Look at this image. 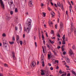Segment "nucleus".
<instances>
[{
    "mask_svg": "<svg viewBox=\"0 0 76 76\" xmlns=\"http://www.w3.org/2000/svg\"><path fill=\"white\" fill-rule=\"evenodd\" d=\"M43 43L44 44V45H45V40H43Z\"/></svg>",
    "mask_w": 76,
    "mask_h": 76,
    "instance_id": "49530a36",
    "label": "nucleus"
},
{
    "mask_svg": "<svg viewBox=\"0 0 76 76\" xmlns=\"http://www.w3.org/2000/svg\"><path fill=\"white\" fill-rule=\"evenodd\" d=\"M65 47V45H63L62 46V48H64V47Z\"/></svg>",
    "mask_w": 76,
    "mask_h": 76,
    "instance_id": "338daca9",
    "label": "nucleus"
},
{
    "mask_svg": "<svg viewBox=\"0 0 76 76\" xmlns=\"http://www.w3.org/2000/svg\"><path fill=\"white\" fill-rule=\"evenodd\" d=\"M9 42L10 44H11V45H12V44H14V42Z\"/></svg>",
    "mask_w": 76,
    "mask_h": 76,
    "instance_id": "393cba45",
    "label": "nucleus"
},
{
    "mask_svg": "<svg viewBox=\"0 0 76 76\" xmlns=\"http://www.w3.org/2000/svg\"><path fill=\"white\" fill-rule=\"evenodd\" d=\"M74 27V26L73 25V23H72L71 24V28H72L71 29H73V27Z\"/></svg>",
    "mask_w": 76,
    "mask_h": 76,
    "instance_id": "4468645a",
    "label": "nucleus"
},
{
    "mask_svg": "<svg viewBox=\"0 0 76 76\" xmlns=\"http://www.w3.org/2000/svg\"><path fill=\"white\" fill-rule=\"evenodd\" d=\"M20 45H22V44H23V42L22 41H20Z\"/></svg>",
    "mask_w": 76,
    "mask_h": 76,
    "instance_id": "4be33fe9",
    "label": "nucleus"
},
{
    "mask_svg": "<svg viewBox=\"0 0 76 76\" xmlns=\"http://www.w3.org/2000/svg\"><path fill=\"white\" fill-rule=\"evenodd\" d=\"M72 74H74L75 75H76V73H75V72L74 71H72Z\"/></svg>",
    "mask_w": 76,
    "mask_h": 76,
    "instance_id": "2f4dec72",
    "label": "nucleus"
},
{
    "mask_svg": "<svg viewBox=\"0 0 76 76\" xmlns=\"http://www.w3.org/2000/svg\"><path fill=\"white\" fill-rule=\"evenodd\" d=\"M33 1L32 0H30L28 2V5L29 7H32L33 6Z\"/></svg>",
    "mask_w": 76,
    "mask_h": 76,
    "instance_id": "423d86ee",
    "label": "nucleus"
},
{
    "mask_svg": "<svg viewBox=\"0 0 76 76\" xmlns=\"http://www.w3.org/2000/svg\"><path fill=\"white\" fill-rule=\"evenodd\" d=\"M0 3H1V7H2L3 10H4L5 9V7H4V4H3V2L2 0H0Z\"/></svg>",
    "mask_w": 76,
    "mask_h": 76,
    "instance_id": "39448f33",
    "label": "nucleus"
},
{
    "mask_svg": "<svg viewBox=\"0 0 76 76\" xmlns=\"http://www.w3.org/2000/svg\"><path fill=\"white\" fill-rule=\"evenodd\" d=\"M20 31H22V26L20 24Z\"/></svg>",
    "mask_w": 76,
    "mask_h": 76,
    "instance_id": "5701e85b",
    "label": "nucleus"
},
{
    "mask_svg": "<svg viewBox=\"0 0 76 76\" xmlns=\"http://www.w3.org/2000/svg\"><path fill=\"white\" fill-rule=\"evenodd\" d=\"M70 50L69 51V54L70 56H71L72 57H74V53H73V51H72V49H70Z\"/></svg>",
    "mask_w": 76,
    "mask_h": 76,
    "instance_id": "7ed1b4c3",
    "label": "nucleus"
},
{
    "mask_svg": "<svg viewBox=\"0 0 76 76\" xmlns=\"http://www.w3.org/2000/svg\"><path fill=\"white\" fill-rule=\"evenodd\" d=\"M51 25H53V23L52 22H50V23H49V25L50 26H51Z\"/></svg>",
    "mask_w": 76,
    "mask_h": 76,
    "instance_id": "72a5a7b5",
    "label": "nucleus"
},
{
    "mask_svg": "<svg viewBox=\"0 0 76 76\" xmlns=\"http://www.w3.org/2000/svg\"><path fill=\"white\" fill-rule=\"evenodd\" d=\"M74 30L75 31V32H76V29L75 28H74Z\"/></svg>",
    "mask_w": 76,
    "mask_h": 76,
    "instance_id": "680f3d73",
    "label": "nucleus"
},
{
    "mask_svg": "<svg viewBox=\"0 0 76 76\" xmlns=\"http://www.w3.org/2000/svg\"><path fill=\"white\" fill-rule=\"evenodd\" d=\"M44 60V58L42 57L41 58V61L42 62V66L43 67H44L45 66V64H44V61H43Z\"/></svg>",
    "mask_w": 76,
    "mask_h": 76,
    "instance_id": "0eeeda50",
    "label": "nucleus"
},
{
    "mask_svg": "<svg viewBox=\"0 0 76 76\" xmlns=\"http://www.w3.org/2000/svg\"><path fill=\"white\" fill-rule=\"evenodd\" d=\"M6 34H5L4 33L2 34V37H6Z\"/></svg>",
    "mask_w": 76,
    "mask_h": 76,
    "instance_id": "e433bc0d",
    "label": "nucleus"
},
{
    "mask_svg": "<svg viewBox=\"0 0 76 76\" xmlns=\"http://www.w3.org/2000/svg\"><path fill=\"white\" fill-rule=\"evenodd\" d=\"M72 5H70V6L69 7V9H72Z\"/></svg>",
    "mask_w": 76,
    "mask_h": 76,
    "instance_id": "052dcab7",
    "label": "nucleus"
},
{
    "mask_svg": "<svg viewBox=\"0 0 76 76\" xmlns=\"http://www.w3.org/2000/svg\"><path fill=\"white\" fill-rule=\"evenodd\" d=\"M57 5L58 6V7H61V5L60 4V2H58L57 3Z\"/></svg>",
    "mask_w": 76,
    "mask_h": 76,
    "instance_id": "a211bd4d",
    "label": "nucleus"
},
{
    "mask_svg": "<svg viewBox=\"0 0 76 76\" xmlns=\"http://www.w3.org/2000/svg\"><path fill=\"white\" fill-rule=\"evenodd\" d=\"M63 27V22H61L60 23V28H62Z\"/></svg>",
    "mask_w": 76,
    "mask_h": 76,
    "instance_id": "f8f14e48",
    "label": "nucleus"
},
{
    "mask_svg": "<svg viewBox=\"0 0 76 76\" xmlns=\"http://www.w3.org/2000/svg\"><path fill=\"white\" fill-rule=\"evenodd\" d=\"M31 66L32 67H35V66L36 65V62H33L31 64Z\"/></svg>",
    "mask_w": 76,
    "mask_h": 76,
    "instance_id": "9b49d317",
    "label": "nucleus"
},
{
    "mask_svg": "<svg viewBox=\"0 0 76 76\" xmlns=\"http://www.w3.org/2000/svg\"><path fill=\"white\" fill-rule=\"evenodd\" d=\"M8 3L10 6V9L11 10H13L15 9V5H12V4H13V2L12 1V0L10 1L9 0L8 1Z\"/></svg>",
    "mask_w": 76,
    "mask_h": 76,
    "instance_id": "f257e3e1",
    "label": "nucleus"
},
{
    "mask_svg": "<svg viewBox=\"0 0 76 76\" xmlns=\"http://www.w3.org/2000/svg\"><path fill=\"white\" fill-rule=\"evenodd\" d=\"M18 12V9L17 8H15V13H17Z\"/></svg>",
    "mask_w": 76,
    "mask_h": 76,
    "instance_id": "bb28decb",
    "label": "nucleus"
},
{
    "mask_svg": "<svg viewBox=\"0 0 76 76\" xmlns=\"http://www.w3.org/2000/svg\"><path fill=\"white\" fill-rule=\"evenodd\" d=\"M52 6H53L54 5V4H53V3L51 2V1L50 2Z\"/></svg>",
    "mask_w": 76,
    "mask_h": 76,
    "instance_id": "de8ad7c7",
    "label": "nucleus"
},
{
    "mask_svg": "<svg viewBox=\"0 0 76 76\" xmlns=\"http://www.w3.org/2000/svg\"><path fill=\"white\" fill-rule=\"evenodd\" d=\"M10 13L11 15H12L13 13V12L12 11H11L10 12Z\"/></svg>",
    "mask_w": 76,
    "mask_h": 76,
    "instance_id": "7c9ffc66",
    "label": "nucleus"
},
{
    "mask_svg": "<svg viewBox=\"0 0 76 76\" xmlns=\"http://www.w3.org/2000/svg\"><path fill=\"white\" fill-rule=\"evenodd\" d=\"M12 58L14 60H16V57H15V52L12 51Z\"/></svg>",
    "mask_w": 76,
    "mask_h": 76,
    "instance_id": "1a4fd4ad",
    "label": "nucleus"
},
{
    "mask_svg": "<svg viewBox=\"0 0 76 76\" xmlns=\"http://www.w3.org/2000/svg\"><path fill=\"white\" fill-rule=\"evenodd\" d=\"M20 2L21 3H22L23 2V0H20Z\"/></svg>",
    "mask_w": 76,
    "mask_h": 76,
    "instance_id": "774afa93",
    "label": "nucleus"
},
{
    "mask_svg": "<svg viewBox=\"0 0 76 76\" xmlns=\"http://www.w3.org/2000/svg\"><path fill=\"white\" fill-rule=\"evenodd\" d=\"M55 6V7H57V4H54Z\"/></svg>",
    "mask_w": 76,
    "mask_h": 76,
    "instance_id": "864d4df0",
    "label": "nucleus"
},
{
    "mask_svg": "<svg viewBox=\"0 0 76 76\" xmlns=\"http://www.w3.org/2000/svg\"><path fill=\"white\" fill-rule=\"evenodd\" d=\"M53 52L54 53V54H55V56H58L57 54V53L56 52V51H53Z\"/></svg>",
    "mask_w": 76,
    "mask_h": 76,
    "instance_id": "b1692460",
    "label": "nucleus"
},
{
    "mask_svg": "<svg viewBox=\"0 0 76 76\" xmlns=\"http://www.w3.org/2000/svg\"><path fill=\"white\" fill-rule=\"evenodd\" d=\"M66 67H67V68H69V66L67 65H66Z\"/></svg>",
    "mask_w": 76,
    "mask_h": 76,
    "instance_id": "0e129e2a",
    "label": "nucleus"
},
{
    "mask_svg": "<svg viewBox=\"0 0 76 76\" xmlns=\"http://www.w3.org/2000/svg\"><path fill=\"white\" fill-rule=\"evenodd\" d=\"M27 24H28V27L27 28V29L25 28L24 31H26L27 33H29L30 29L29 28V26H31V21H26Z\"/></svg>",
    "mask_w": 76,
    "mask_h": 76,
    "instance_id": "f03ea898",
    "label": "nucleus"
},
{
    "mask_svg": "<svg viewBox=\"0 0 76 76\" xmlns=\"http://www.w3.org/2000/svg\"><path fill=\"white\" fill-rule=\"evenodd\" d=\"M6 42H7V41L5 40H3V45L4 47L6 48L7 47V45H8V44L6 43Z\"/></svg>",
    "mask_w": 76,
    "mask_h": 76,
    "instance_id": "20e7f679",
    "label": "nucleus"
},
{
    "mask_svg": "<svg viewBox=\"0 0 76 76\" xmlns=\"http://www.w3.org/2000/svg\"><path fill=\"white\" fill-rule=\"evenodd\" d=\"M39 39H41V34H39Z\"/></svg>",
    "mask_w": 76,
    "mask_h": 76,
    "instance_id": "4d7b16f0",
    "label": "nucleus"
},
{
    "mask_svg": "<svg viewBox=\"0 0 76 76\" xmlns=\"http://www.w3.org/2000/svg\"><path fill=\"white\" fill-rule=\"evenodd\" d=\"M70 76V73H68L67 75V76Z\"/></svg>",
    "mask_w": 76,
    "mask_h": 76,
    "instance_id": "3c124183",
    "label": "nucleus"
},
{
    "mask_svg": "<svg viewBox=\"0 0 76 76\" xmlns=\"http://www.w3.org/2000/svg\"><path fill=\"white\" fill-rule=\"evenodd\" d=\"M68 4H69V5H70V6H71V4H70V2L69 1L68 2Z\"/></svg>",
    "mask_w": 76,
    "mask_h": 76,
    "instance_id": "5fc2aeb1",
    "label": "nucleus"
},
{
    "mask_svg": "<svg viewBox=\"0 0 76 76\" xmlns=\"http://www.w3.org/2000/svg\"><path fill=\"white\" fill-rule=\"evenodd\" d=\"M27 75H31V72H27Z\"/></svg>",
    "mask_w": 76,
    "mask_h": 76,
    "instance_id": "c9c22d12",
    "label": "nucleus"
},
{
    "mask_svg": "<svg viewBox=\"0 0 76 76\" xmlns=\"http://www.w3.org/2000/svg\"><path fill=\"white\" fill-rule=\"evenodd\" d=\"M46 35L47 37H48V34H47V32L46 33Z\"/></svg>",
    "mask_w": 76,
    "mask_h": 76,
    "instance_id": "09e8293b",
    "label": "nucleus"
},
{
    "mask_svg": "<svg viewBox=\"0 0 76 76\" xmlns=\"http://www.w3.org/2000/svg\"><path fill=\"white\" fill-rule=\"evenodd\" d=\"M51 15L52 16V17H53L55 15V13L54 12H52L51 13Z\"/></svg>",
    "mask_w": 76,
    "mask_h": 76,
    "instance_id": "2eb2a0df",
    "label": "nucleus"
},
{
    "mask_svg": "<svg viewBox=\"0 0 76 76\" xmlns=\"http://www.w3.org/2000/svg\"><path fill=\"white\" fill-rule=\"evenodd\" d=\"M48 9L49 10H51V9L49 7H48Z\"/></svg>",
    "mask_w": 76,
    "mask_h": 76,
    "instance_id": "4c0bfd02",
    "label": "nucleus"
},
{
    "mask_svg": "<svg viewBox=\"0 0 76 76\" xmlns=\"http://www.w3.org/2000/svg\"><path fill=\"white\" fill-rule=\"evenodd\" d=\"M41 6H42V7L44 6V4L42 3L41 4Z\"/></svg>",
    "mask_w": 76,
    "mask_h": 76,
    "instance_id": "603ef678",
    "label": "nucleus"
},
{
    "mask_svg": "<svg viewBox=\"0 0 76 76\" xmlns=\"http://www.w3.org/2000/svg\"><path fill=\"white\" fill-rule=\"evenodd\" d=\"M17 42L18 44H19V36L18 35H16Z\"/></svg>",
    "mask_w": 76,
    "mask_h": 76,
    "instance_id": "9d476101",
    "label": "nucleus"
},
{
    "mask_svg": "<svg viewBox=\"0 0 76 76\" xmlns=\"http://www.w3.org/2000/svg\"><path fill=\"white\" fill-rule=\"evenodd\" d=\"M72 48L73 50H75V49H76V47L75 46V45H73L72 47Z\"/></svg>",
    "mask_w": 76,
    "mask_h": 76,
    "instance_id": "6ab92c4d",
    "label": "nucleus"
},
{
    "mask_svg": "<svg viewBox=\"0 0 76 76\" xmlns=\"http://www.w3.org/2000/svg\"><path fill=\"white\" fill-rule=\"evenodd\" d=\"M12 40H13V41L15 40V37H14V36H13V37H12Z\"/></svg>",
    "mask_w": 76,
    "mask_h": 76,
    "instance_id": "a19ab883",
    "label": "nucleus"
},
{
    "mask_svg": "<svg viewBox=\"0 0 76 76\" xmlns=\"http://www.w3.org/2000/svg\"><path fill=\"white\" fill-rule=\"evenodd\" d=\"M41 75L42 76L45 75V71L43 69H42L41 70Z\"/></svg>",
    "mask_w": 76,
    "mask_h": 76,
    "instance_id": "6e6552de",
    "label": "nucleus"
},
{
    "mask_svg": "<svg viewBox=\"0 0 76 76\" xmlns=\"http://www.w3.org/2000/svg\"><path fill=\"white\" fill-rule=\"evenodd\" d=\"M59 73H60V74H62V71H61V70L60 69L59 72Z\"/></svg>",
    "mask_w": 76,
    "mask_h": 76,
    "instance_id": "473e14b6",
    "label": "nucleus"
},
{
    "mask_svg": "<svg viewBox=\"0 0 76 76\" xmlns=\"http://www.w3.org/2000/svg\"><path fill=\"white\" fill-rule=\"evenodd\" d=\"M56 29H57V24H56L55 25Z\"/></svg>",
    "mask_w": 76,
    "mask_h": 76,
    "instance_id": "79ce46f5",
    "label": "nucleus"
},
{
    "mask_svg": "<svg viewBox=\"0 0 76 76\" xmlns=\"http://www.w3.org/2000/svg\"><path fill=\"white\" fill-rule=\"evenodd\" d=\"M48 65L49 66H51V64L49 63L48 64Z\"/></svg>",
    "mask_w": 76,
    "mask_h": 76,
    "instance_id": "e2e57ef3",
    "label": "nucleus"
},
{
    "mask_svg": "<svg viewBox=\"0 0 76 76\" xmlns=\"http://www.w3.org/2000/svg\"><path fill=\"white\" fill-rule=\"evenodd\" d=\"M48 60H50V57H51V55L48 54Z\"/></svg>",
    "mask_w": 76,
    "mask_h": 76,
    "instance_id": "aec40b11",
    "label": "nucleus"
},
{
    "mask_svg": "<svg viewBox=\"0 0 76 76\" xmlns=\"http://www.w3.org/2000/svg\"><path fill=\"white\" fill-rule=\"evenodd\" d=\"M15 30H16V31H17V30H18V28L17 27H15Z\"/></svg>",
    "mask_w": 76,
    "mask_h": 76,
    "instance_id": "69168bd1",
    "label": "nucleus"
},
{
    "mask_svg": "<svg viewBox=\"0 0 76 76\" xmlns=\"http://www.w3.org/2000/svg\"><path fill=\"white\" fill-rule=\"evenodd\" d=\"M7 19L9 20V18H10V15L9 14H7L6 15Z\"/></svg>",
    "mask_w": 76,
    "mask_h": 76,
    "instance_id": "ddd939ff",
    "label": "nucleus"
},
{
    "mask_svg": "<svg viewBox=\"0 0 76 76\" xmlns=\"http://www.w3.org/2000/svg\"><path fill=\"white\" fill-rule=\"evenodd\" d=\"M42 48L43 49V53H45V51L44 50V47L43 46H42Z\"/></svg>",
    "mask_w": 76,
    "mask_h": 76,
    "instance_id": "c756f323",
    "label": "nucleus"
},
{
    "mask_svg": "<svg viewBox=\"0 0 76 76\" xmlns=\"http://www.w3.org/2000/svg\"><path fill=\"white\" fill-rule=\"evenodd\" d=\"M42 14L43 15H44L43 17H45V15H46V13L44 12H42Z\"/></svg>",
    "mask_w": 76,
    "mask_h": 76,
    "instance_id": "a878e982",
    "label": "nucleus"
},
{
    "mask_svg": "<svg viewBox=\"0 0 76 76\" xmlns=\"http://www.w3.org/2000/svg\"><path fill=\"white\" fill-rule=\"evenodd\" d=\"M55 62H56L57 63H58V60H55Z\"/></svg>",
    "mask_w": 76,
    "mask_h": 76,
    "instance_id": "a18cd8bd",
    "label": "nucleus"
},
{
    "mask_svg": "<svg viewBox=\"0 0 76 76\" xmlns=\"http://www.w3.org/2000/svg\"><path fill=\"white\" fill-rule=\"evenodd\" d=\"M35 45L36 47H37V42H35Z\"/></svg>",
    "mask_w": 76,
    "mask_h": 76,
    "instance_id": "bf43d9fd",
    "label": "nucleus"
},
{
    "mask_svg": "<svg viewBox=\"0 0 76 76\" xmlns=\"http://www.w3.org/2000/svg\"><path fill=\"white\" fill-rule=\"evenodd\" d=\"M57 48L58 49H59V48H60V46H58L57 47Z\"/></svg>",
    "mask_w": 76,
    "mask_h": 76,
    "instance_id": "13d9d810",
    "label": "nucleus"
},
{
    "mask_svg": "<svg viewBox=\"0 0 76 76\" xmlns=\"http://www.w3.org/2000/svg\"><path fill=\"white\" fill-rule=\"evenodd\" d=\"M62 38L63 39V40H64V39H65V35H64L63 36V37H62Z\"/></svg>",
    "mask_w": 76,
    "mask_h": 76,
    "instance_id": "f704fd0d",
    "label": "nucleus"
},
{
    "mask_svg": "<svg viewBox=\"0 0 76 76\" xmlns=\"http://www.w3.org/2000/svg\"><path fill=\"white\" fill-rule=\"evenodd\" d=\"M66 59H67V60H66V61H67V63H70V59H69V58H67Z\"/></svg>",
    "mask_w": 76,
    "mask_h": 76,
    "instance_id": "412c9836",
    "label": "nucleus"
},
{
    "mask_svg": "<svg viewBox=\"0 0 76 76\" xmlns=\"http://www.w3.org/2000/svg\"><path fill=\"white\" fill-rule=\"evenodd\" d=\"M47 46L48 48H49V49H50V46L48 44L47 45Z\"/></svg>",
    "mask_w": 76,
    "mask_h": 76,
    "instance_id": "37998d69",
    "label": "nucleus"
},
{
    "mask_svg": "<svg viewBox=\"0 0 76 76\" xmlns=\"http://www.w3.org/2000/svg\"><path fill=\"white\" fill-rule=\"evenodd\" d=\"M42 39L43 40H44V36L43 34H42Z\"/></svg>",
    "mask_w": 76,
    "mask_h": 76,
    "instance_id": "cd10ccee",
    "label": "nucleus"
},
{
    "mask_svg": "<svg viewBox=\"0 0 76 76\" xmlns=\"http://www.w3.org/2000/svg\"><path fill=\"white\" fill-rule=\"evenodd\" d=\"M49 41L52 44H53L54 43V42L53 41H51V39H49Z\"/></svg>",
    "mask_w": 76,
    "mask_h": 76,
    "instance_id": "dca6fc26",
    "label": "nucleus"
},
{
    "mask_svg": "<svg viewBox=\"0 0 76 76\" xmlns=\"http://www.w3.org/2000/svg\"><path fill=\"white\" fill-rule=\"evenodd\" d=\"M51 34H54V31H53V30H52V31H51Z\"/></svg>",
    "mask_w": 76,
    "mask_h": 76,
    "instance_id": "58836bf2",
    "label": "nucleus"
},
{
    "mask_svg": "<svg viewBox=\"0 0 76 76\" xmlns=\"http://www.w3.org/2000/svg\"><path fill=\"white\" fill-rule=\"evenodd\" d=\"M50 69L51 70H53V67H50Z\"/></svg>",
    "mask_w": 76,
    "mask_h": 76,
    "instance_id": "8fccbe9b",
    "label": "nucleus"
},
{
    "mask_svg": "<svg viewBox=\"0 0 76 76\" xmlns=\"http://www.w3.org/2000/svg\"><path fill=\"white\" fill-rule=\"evenodd\" d=\"M57 36L58 37H59V38H60V34H58V35H57Z\"/></svg>",
    "mask_w": 76,
    "mask_h": 76,
    "instance_id": "6e6d98bb",
    "label": "nucleus"
},
{
    "mask_svg": "<svg viewBox=\"0 0 76 76\" xmlns=\"http://www.w3.org/2000/svg\"><path fill=\"white\" fill-rule=\"evenodd\" d=\"M62 44L63 45H64L66 44V42H65V40H63L62 42Z\"/></svg>",
    "mask_w": 76,
    "mask_h": 76,
    "instance_id": "f3484780",
    "label": "nucleus"
},
{
    "mask_svg": "<svg viewBox=\"0 0 76 76\" xmlns=\"http://www.w3.org/2000/svg\"><path fill=\"white\" fill-rule=\"evenodd\" d=\"M66 53V52L65 51H64L63 53V54H64V55H65Z\"/></svg>",
    "mask_w": 76,
    "mask_h": 76,
    "instance_id": "ea45409f",
    "label": "nucleus"
},
{
    "mask_svg": "<svg viewBox=\"0 0 76 76\" xmlns=\"http://www.w3.org/2000/svg\"><path fill=\"white\" fill-rule=\"evenodd\" d=\"M4 66L6 67H8V65H7V64H4Z\"/></svg>",
    "mask_w": 76,
    "mask_h": 76,
    "instance_id": "c85d7f7f",
    "label": "nucleus"
},
{
    "mask_svg": "<svg viewBox=\"0 0 76 76\" xmlns=\"http://www.w3.org/2000/svg\"><path fill=\"white\" fill-rule=\"evenodd\" d=\"M62 51H64V48H61Z\"/></svg>",
    "mask_w": 76,
    "mask_h": 76,
    "instance_id": "c03bdc74",
    "label": "nucleus"
}]
</instances>
